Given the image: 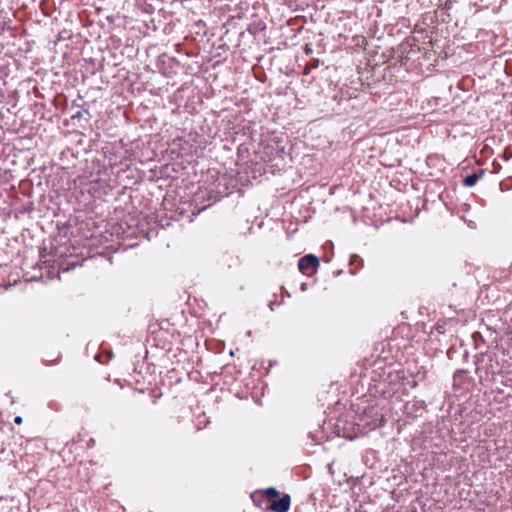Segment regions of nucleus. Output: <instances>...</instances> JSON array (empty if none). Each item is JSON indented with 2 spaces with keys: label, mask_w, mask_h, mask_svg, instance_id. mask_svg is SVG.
<instances>
[{
  "label": "nucleus",
  "mask_w": 512,
  "mask_h": 512,
  "mask_svg": "<svg viewBox=\"0 0 512 512\" xmlns=\"http://www.w3.org/2000/svg\"><path fill=\"white\" fill-rule=\"evenodd\" d=\"M319 266V259L312 254L303 256L298 261V268L303 274H308L310 270H315Z\"/></svg>",
  "instance_id": "1"
},
{
  "label": "nucleus",
  "mask_w": 512,
  "mask_h": 512,
  "mask_svg": "<svg viewBox=\"0 0 512 512\" xmlns=\"http://www.w3.org/2000/svg\"><path fill=\"white\" fill-rule=\"evenodd\" d=\"M290 502V496L288 494H285L279 500H274L270 505V509L273 512H288Z\"/></svg>",
  "instance_id": "2"
},
{
  "label": "nucleus",
  "mask_w": 512,
  "mask_h": 512,
  "mask_svg": "<svg viewBox=\"0 0 512 512\" xmlns=\"http://www.w3.org/2000/svg\"><path fill=\"white\" fill-rule=\"evenodd\" d=\"M481 175L480 174H477V173H473L471 175H468L466 176L464 179H463V184L466 186V187H472L474 186L478 180L480 179Z\"/></svg>",
  "instance_id": "3"
},
{
  "label": "nucleus",
  "mask_w": 512,
  "mask_h": 512,
  "mask_svg": "<svg viewBox=\"0 0 512 512\" xmlns=\"http://www.w3.org/2000/svg\"><path fill=\"white\" fill-rule=\"evenodd\" d=\"M265 495L268 498H276V497H278L279 492L276 488L270 487V488L266 489Z\"/></svg>",
  "instance_id": "4"
},
{
  "label": "nucleus",
  "mask_w": 512,
  "mask_h": 512,
  "mask_svg": "<svg viewBox=\"0 0 512 512\" xmlns=\"http://www.w3.org/2000/svg\"><path fill=\"white\" fill-rule=\"evenodd\" d=\"M14 422H15L16 424H18V425H19V424H21V423H22V417L17 416V417L14 419Z\"/></svg>",
  "instance_id": "5"
},
{
  "label": "nucleus",
  "mask_w": 512,
  "mask_h": 512,
  "mask_svg": "<svg viewBox=\"0 0 512 512\" xmlns=\"http://www.w3.org/2000/svg\"><path fill=\"white\" fill-rule=\"evenodd\" d=\"M274 304H275L274 302H270V303H269V307H270V309H271V310H273V309H274V308H273Z\"/></svg>",
  "instance_id": "6"
}]
</instances>
